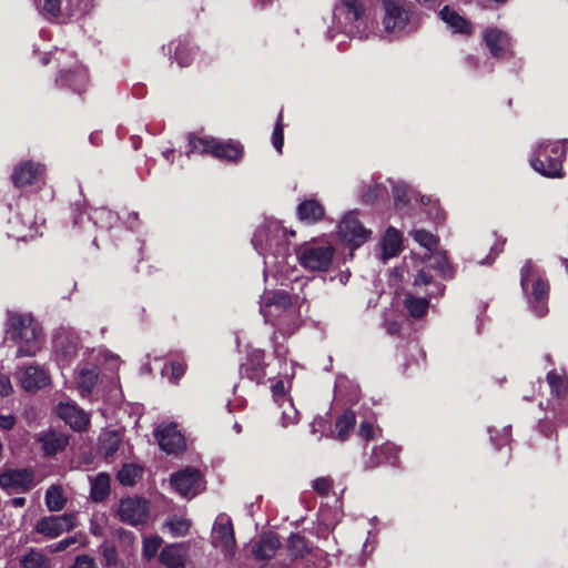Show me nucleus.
Masks as SVG:
<instances>
[{
  "label": "nucleus",
  "mask_w": 568,
  "mask_h": 568,
  "mask_svg": "<svg viewBox=\"0 0 568 568\" xmlns=\"http://www.w3.org/2000/svg\"><path fill=\"white\" fill-rule=\"evenodd\" d=\"M403 237L398 230L389 226L382 240V250L384 258H392L402 251Z\"/></svg>",
  "instance_id": "obj_27"
},
{
  "label": "nucleus",
  "mask_w": 568,
  "mask_h": 568,
  "mask_svg": "<svg viewBox=\"0 0 568 568\" xmlns=\"http://www.w3.org/2000/svg\"><path fill=\"white\" fill-rule=\"evenodd\" d=\"M99 381V369L97 367L81 369L78 378V386L80 392L89 395L93 392Z\"/></svg>",
  "instance_id": "obj_35"
},
{
  "label": "nucleus",
  "mask_w": 568,
  "mask_h": 568,
  "mask_svg": "<svg viewBox=\"0 0 568 568\" xmlns=\"http://www.w3.org/2000/svg\"><path fill=\"white\" fill-rule=\"evenodd\" d=\"M483 40L491 57L504 59L508 55H513L511 38L503 30L494 27L487 28L483 34Z\"/></svg>",
  "instance_id": "obj_18"
},
{
  "label": "nucleus",
  "mask_w": 568,
  "mask_h": 568,
  "mask_svg": "<svg viewBox=\"0 0 568 568\" xmlns=\"http://www.w3.org/2000/svg\"><path fill=\"white\" fill-rule=\"evenodd\" d=\"M287 548L293 557H301L307 551V545L304 537L293 534L288 538Z\"/></svg>",
  "instance_id": "obj_45"
},
{
  "label": "nucleus",
  "mask_w": 568,
  "mask_h": 568,
  "mask_svg": "<svg viewBox=\"0 0 568 568\" xmlns=\"http://www.w3.org/2000/svg\"><path fill=\"white\" fill-rule=\"evenodd\" d=\"M77 544H81L82 546H84L85 538L83 537V535L79 534V535L67 537L55 544L48 546V550L51 554L61 552Z\"/></svg>",
  "instance_id": "obj_42"
},
{
  "label": "nucleus",
  "mask_w": 568,
  "mask_h": 568,
  "mask_svg": "<svg viewBox=\"0 0 568 568\" xmlns=\"http://www.w3.org/2000/svg\"><path fill=\"white\" fill-rule=\"evenodd\" d=\"M440 19L446 22L456 33L462 34H470L471 33V24L470 22L462 17L455 10H452L448 6H445L439 11Z\"/></svg>",
  "instance_id": "obj_26"
},
{
  "label": "nucleus",
  "mask_w": 568,
  "mask_h": 568,
  "mask_svg": "<svg viewBox=\"0 0 568 568\" xmlns=\"http://www.w3.org/2000/svg\"><path fill=\"white\" fill-rule=\"evenodd\" d=\"M13 506L14 507H23L24 506V499H13Z\"/></svg>",
  "instance_id": "obj_64"
},
{
  "label": "nucleus",
  "mask_w": 568,
  "mask_h": 568,
  "mask_svg": "<svg viewBox=\"0 0 568 568\" xmlns=\"http://www.w3.org/2000/svg\"><path fill=\"white\" fill-rule=\"evenodd\" d=\"M266 367L265 352L254 348L247 353L246 361L241 364L240 375L256 384H262L266 377Z\"/></svg>",
  "instance_id": "obj_17"
},
{
  "label": "nucleus",
  "mask_w": 568,
  "mask_h": 568,
  "mask_svg": "<svg viewBox=\"0 0 568 568\" xmlns=\"http://www.w3.org/2000/svg\"><path fill=\"white\" fill-rule=\"evenodd\" d=\"M296 214L301 221L307 224H315L324 217L325 210L318 201L310 199L298 204Z\"/></svg>",
  "instance_id": "obj_24"
},
{
  "label": "nucleus",
  "mask_w": 568,
  "mask_h": 568,
  "mask_svg": "<svg viewBox=\"0 0 568 568\" xmlns=\"http://www.w3.org/2000/svg\"><path fill=\"white\" fill-rule=\"evenodd\" d=\"M546 381L552 395L554 417L560 423H568V383L555 369L547 373Z\"/></svg>",
  "instance_id": "obj_8"
},
{
  "label": "nucleus",
  "mask_w": 568,
  "mask_h": 568,
  "mask_svg": "<svg viewBox=\"0 0 568 568\" xmlns=\"http://www.w3.org/2000/svg\"><path fill=\"white\" fill-rule=\"evenodd\" d=\"M16 424V418L12 415H0V429L10 430Z\"/></svg>",
  "instance_id": "obj_56"
},
{
  "label": "nucleus",
  "mask_w": 568,
  "mask_h": 568,
  "mask_svg": "<svg viewBox=\"0 0 568 568\" xmlns=\"http://www.w3.org/2000/svg\"><path fill=\"white\" fill-rule=\"evenodd\" d=\"M430 271L436 270L440 273L443 278H453L454 268L447 256L444 254H435L428 258L426 265Z\"/></svg>",
  "instance_id": "obj_36"
},
{
  "label": "nucleus",
  "mask_w": 568,
  "mask_h": 568,
  "mask_svg": "<svg viewBox=\"0 0 568 568\" xmlns=\"http://www.w3.org/2000/svg\"><path fill=\"white\" fill-rule=\"evenodd\" d=\"M141 475V467L135 464H124L118 471L116 479L123 486H133Z\"/></svg>",
  "instance_id": "obj_37"
},
{
  "label": "nucleus",
  "mask_w": 568,
  "mask_h": 568,
  "mask_svg": "<svg viewBox=\"0 0 568 568\" xmlns=\"http://www.w3.org/2000/svg\"><path fill=\"white\" fill-rule=\"evenodd\" d=\"M387 194V190L384 185L376 183L368 185L362 193V202L365 204H373L379 197Z\"/></svg>",
  "instance_id": "obj_44"
},
{
  "label": "nucleus",
  "mask_w": 568,
  "mask_h": 568,
  "mask_svg": "<svg viewBox=\"0 0 568 568\" xmlns=\"http://www.w3.org/2000/svg\"><path fill=\"white\" fill-rule=\"evenodd\" d=\"M44 173V166L33 161L18 163L11 174V181L18 189L38 183Z\"/></svg>",
  "instance_id": "obj_19"
},
{
  "label": "nucleus",
  "mask_w": 568,
  "mask_h": 568,
  "mask_svg": "<svg viewBox=\"0 0 568 568\" xmlns=\"http://www.w3.org/2000/svg\"><path fill=\"white\" fill-rule=\"evenodd\" d=\"M567 140L542 141L536 146L529 163L536 172L545 178H564L562 163L567 155Z\"/></svg>",
  "instance_id": "obj_4"
},
{
  "label": "nucleus",
  "mask_w": 568,
  "mask_h": 568,
  "mask_svg": "<svg viewBox=\"0 0 568 568\" xmlns=\"http://www.w3.org/2000/svg\"><path fill=\"white\" fill-rule=\"evenodd\" d=\"M110 476L104 473L98 474L91 481L90 497H109Z\"/></svg>",
  "instance_id": "obj_39"
},
{
  "label": "nucleus",
  "mask_w": 568,
  "mask_h": 568,
  "mask_svg": "<svg viewBox=\"0 0 568 568\" xmlns=\"http://www.w3.org/2000/svg\"><path fill=\"white\" fill-rule=\"evenodd\" d=\"M191 526V519L180 515L169 516L164 523V527L169 529L173 537L185 536L189 532Z\"/></svg>",
  "instance_id": "obj_32"
},
{
  "label": "nucleus",
  "mask_w": 568,
  "mask_h": 568,
  "mask_svg": "<svg viewBox=\"0 0 568 568\" xmlns=\"http://www.w3.org/2000/svg\"><path fill=\"white\" fill-rule=\"evenodd\" d=\"M42 12L52 18L59 17L61 13V0H44Z\"/></svg>",
  "instance_id": "obj_49"
},
{
  "label": "nucleus",
  "mask_w": 568,
  "mask_h": 568,
  "mask_svg": "<svg viewBox=\"0 0 568 568\" xmlns=\"http://www.w3.org/2000/svg\"><path fill=\"white\" fill-rule=\"evenodd\" d=\"M52 60V57L50 53H45L42 58H41V63L42 65H48Z\"/></svg>",
  "instance_id": "obj_61"
},
{
  "label": "nucleus",
  "mask_w": 568,
  "mask_h": 568,
  "mask_svg": "<svg viewBox=\"0 0 568 568\" xmlns=\"http://www.w3.org/2000/svg\"><path fill=\"white\" fill-rule=\"evenodd\" d=\"M356 425V415L352 409H345L335 420V438L339 442L348 439L351 432Z\"/></svg>",
  "instance_id": "obj_28"
},
{
  "label": "nucleus",
  "mask_w": 568,
  "mask_h": 568,
  "mask_svg": "<svg viewBox=\"0 0 568 568\" xmlns=\"http://www.w3.org/2000/svg\"><path fill=\"white\" fill-rule=\"evenodd\" d=\"M434 286H435L436 291H430V292L428 293V295H429L430 297H434V296H440V295H443V294H444L445 285H443V284H440V283H435V285H434Z\"/></svg>",
  "instance_id": "obj_60"
},
{
  "label": "nucleus",
  "mask_w": 568,
  "mask_h": 568,
  "mask_svg": "<svg viewBox=\"0 0 568 568\" xmlns=\"http://www.w3.org/2000/svg\"><path fill=\"white\" fill-rule=\"evenodd\" d=\"M160 560L168 568H182L186 560V549L182 545H169L162 549Z\"/></svg>",
  "instance_id": "obj_25"
},
{
  "label": "nucleus",
  "mask_w": 568,
  "mask_h": 568,
  "mask_svg": "<svg viewBox=\"0 0 568 568\" xmlns=\"http://www.w3.org/2000/svg\"><path fill=\"white\" fill-rule=\"evenodd\" d=\"M121 519L132 526L144 524L149 517L146 499H121L119 506Z\"/></svg>",
  "instance_id": "obj_20"
},
{
  "label": "nucleus",
  "mask_w": 568,
  "mask_h": 568,
  "mask_svg": "<svg viewBox=\"0 0 568 568\" xmlns=\"http://www.w3.org/2000/svg\"><path fill=\"white\" fill-rule=\"evenodd\" d=\"M404 305L409 316L414 318H422L428 311L429 300L426 297H415L414 295H407L404 300Z\"/></svg>",
  "instance_id": "obj_33"
},
{
  "label": "nucleus",
  "mask_w": 568,
  "mask_h": 568,
  "mask_svg": "<svg viewBox=\"0 0 568 568\" xmlns=\"http://www.w3.org/2000/svg\"><path fill=\"white\" fill-rule=\"evenodd\" d=\"M339 236L354 246H359L367 241L371 231L364 227L357 217V213H346L338 224Z\"/></svg>",
  "instance_id": "obj_13"
},
{
  "label": "nucleus",
  "mask_w": 568,
  "mask_h": 568,
  "mask_svg": "<svg viewBox=\"0 0 568 568\" xmlns=\"http://www.w3.org/2000/svg\"><path fill=\"white\" fill-rule=\"evenodd\" d=\"M312 487L316 494L325 497L329 494L333 496H342L345 493V487L341 484L335 485L331 477H318L313 480Z\"/></svg>",
  "instance_id": "obj_31"
},
{
  "label": "nucleus",
  "mask_w": 568,
  "mask_h": 568,
  "mask_svg": "<svg viewBox=\"0 0 568 568\" xmlns=\"http://www.w3.org/2000/svg\"><path fill=\"white\" fill-rule=\"evenodd\" d=\"M77 526V518L73 514H64L61 516H49L40 519L36 525L37 532L53 539L69 531Z\"/></svg>",
  "instance_id": "obj_16"
},
{
  "label": "nucleus",
  "mask_w": 568,
  "mask_h": 568,
  "mask_svg": "<svg viewBox=\"0 0 568 568\" xmlns=\"http://www.w3.org/2000/svg\"><path fill=\"white\" fill-rule=\"evenodd\" d=\"M4 326L7 338L19 344L16 357L36 356L42 328L31 314L8 312Z\"/></svg>",
  "instance_id": "obj_1"
},
{
  "label": "nucleus",
  "mask_w": 568,
  "mask_h": 568,
  "mask_svg": "<svg viewBox=\"0 0 568 568\" xmlns=\"http://www.w3.org/2000/svg\"><path fill=\"white\" fill-rule=\"evenodd\" d=\"M123 539L129 544L132 545L134 541V536L132 534H123Z\"/></svg>",
  "instance_id": "obj_62"
},
{
  "label": "nucleus",
  "mask_w": 568,
  "mask_h": 568,
  "mask_svg": "<svg viewBox=\"0 0 568 568\" xmlns=\"http://www.w3.org/2000/svg\"><path fill=\"white\" fill-rule=\"evenodd\" d=\"M172 377L175 379L181 378L186 369V365L180 361H172L170 364Z\"/></svg>",
  "instance_id": "obj_54"
},
{
  "label": "nucleus",
  "mask_w": 568,
  "mask_h": 568,
  "mask_svg": "<svg viewBox=\"0 0 568 568\" xmlns=\"http://www.w3.org/2000/svg\"><path fill=\"white\" fill-rule=\"evenodd\" d=\"M358 435L365 442H369L375 437L374 425L371 422H362L358 428Z\"/></svg>",
  "instance_id": "obj_52"
},
{
  "label": "nucleus",
  "mask_w": 568,
  "mask_h": 568,
  "mask_svg": "<svg viewBox=\"0 0 568 568\" xmlns=\"http://www.w3.org/2000/svg\"><path fill=\"white\" fill-rule=\"evenodd\" d=\"M272 393L274 397H284L285 396V385L282 379L277 381L272 386Z\"/></svg>",
  "instance_id": "obj_59"
},
{
  "label": "nucleus",
  "mask_w": 568,
  "mask_h": 568,
  "mask_svg": "<svg viewBox=\"0 0 568 568\" xmlns=\"http://www.w3.org/2000/svg\"><path fill=\"white\" fill-rule=\"evenodd\" d=\"M102 554L108 567H115L118 565L116 550L114 547H105Z\"/></svg>",
  "instance_id": "obj_53"
},
{
  "label": "nucleus",
  "mask_w": 568,
  "mask_h": 568,
  "mask_svg": "<svg viewBox=\"0 0 568 568\" xmlns=\"http://www.w3.org/2000/svg\"><path fill=\"white\" fill-rule=\"evenodd\" d=\"M413 190L404 183L393 185L394 205L396 210L407 206L412 200Z\"/></svg>",
  "instance_id": "obj_40"
},
{
  "label": "nucleus",
  "mask_w": 568,
  "mask_h": 568,
  "mask_svg": "<svg viewBox=\"0 0 568 568\" xmlns=\"http://www.w3.org/2000/svg\"><path fill=\"white\" fill-rule=\"evenodd\" d=\"M71 568H98L94 558L89 555H79L74 558Z\"/></svg>",
  "instance_id": "obj_51"
},
{
  "label": "nucleus",
  "mask_w": 568,
  "mask_h": 568,
  "mask_svg": "<svg viewBox=\"0 0 568 568\" xmlns=\"http://www.w3.org/2000/svg\"><path fill=\"white\" fill-rule=\"evenodd\" d=\"M47 506L50 511L62 510L65 506L67 499H45Z\"/></svg>",
  "instance_id": "obj_57"
},
{
  "label": "nucleus",
  "mask_w": 568,
  "mask_h": 568,
  "mask_svg": "<svg viewBox=\"0 0 568 568\" xmlns=\"http://www.w3.org/2000/svg\"><path fill=\"white\" fill-rule=\"evenodd\" d=\"M433 284V275L432 271L424 266L415 276L414 278V285L415 286H422V285H429Z\"/></svg>",
  "instance_id": "obj_50"
},
{
  "label": "nucleus",
  "mask_w": 568,
  "mask_h": 568,
  "mask_svg": "<svg viewBox=\"0 0 568 568\" xmlns=\"http://www.w3.org/2000/svg\"><path fill=\"white\" fill-rule=\"evenodd\" d=\"M272 144L275 148V150L282 154L283 146H284V122H283V111L281 110L276 123L273 129L272 133Z\"/></svg>",
  "instance_id": "obj_43"
},
{
  "label": "nucleus",
  "mask_w": 568,
  "mask_h": 568,
  "mask_svg": "<svg viewBox=\"0 0 568 568\" xmlns=\"http://www.w3.org/2000/svg\"><path fill=\"white\" fill-rule=\"evenodd\" d=\"M122 443V434L115 429H103L97 442V454L104 459H110L118 452Z\"/></svg>",
  "instance_id": "obj_22"
},
{
  "label": "nucleus",
  "mask_w": 568,
  "mask_h": 568,
  "mask_svg": "<svg viewBox=\"0 0 568 568\" xmlns=\"http://www.w3.org/2000/svg\"><path fill=\"white\" fill-rule=\"evenodd\" d=\"M291 294L275 291L261 307L265 321L272 324L283 336H291L298 327L297 317L290 311Z\"/></svg>",
  "instance_id": "obj_5"
},
{
  "label": "nucleus",
  "mask_w": 568,
  "mask_h": 568,
  "mask_svg": "<svg viewBox=\"0 0 568 568\" xmlns=\"http://www.w3.org/2000/svg\"><path fill=\"white\" fill-rule=\"evenodd\" d=\"M155 438L160 448L166 454L179 455L186 448L184 435L179 430L175 423L158 427Z\"/></svg>",
  "instance_id": "obj_15"
},
{
  "label": "nucleus",
  "mask_w": 568,
  "mask_h": 568,
  "mask_svg": "<svg viewBox=\"0 0 568 568\" xmlns=\"http://www.w3.org/2000/svg\"><path fill=\"white\" fill-rule=\"evenodd\" d=\"M336 11L349 22L361 20L365 14V8L361 0H339Z\"/></svg>",
  "instance_id": "obj_30"
},
{
  "label": "nucleus",
  "mask_w": 568,
  "mask_h": 568,
  "mask_svg": "<svg viewBox=\"0 0 568 568\" xmlns=\"http://www.w3.org/2000/svg\"><path fill=\"white\" fill-rule=\"evenodd\" d=\"M40 443L44 455L51 457L65 448L68 438L55 432H50L40 438Z\"/></svg>",
  "instance_id": "obj_29"
},
{
  "label": "nucleus",
  "mask_w": 568,
  "mask_h": 568,
  "mask_svg": "<svg viewBox=\"0 0 568 568\" xmlns=\"http://www.w3.org/2000/svg\"><path fill=\"white\" fill-rule=\"evenodd\" d=\"M44 497H63V487L58 484L51 485L47 489Z\"/></svg>",
  "instance_id": "obj_58"
},
{
  "label": "nucleus",
  "mask_w": 568,
  "mask_h": 568,
  "mask_svg": "<svg viewBox=\"0 0 568 568\" xmlns=\"http://www.w3.org/2000/svg\"><path fill=\"white\" fill-rule=\"evenodd\" d=\"M212 544L220 548L224 555L231 556L234 552L236 542L233 525L229 516L219 515L212 529Z\"/></svg>",
  "instance_id": "obj_12"
},
{
  "label": "nucleus",
  "mask_w": 568,
  "mask_h": 568,
  "mask_svg": "<svg viewBox=\"0 0 568 568\" xmlns=\"http://www.w3.org/2000/svg\"><path fill=\"white\" fill-rule=\"evenodd\" d=\"M419 4L430 7L435 3L436 0H416Z\"/></svg>",
  "instance_id": "obj_63"
},
{
  "label": "nucleus",
  "mask_w": 568,
  "mask_h": 568,
  "mask_svg": "<svg viewBox=\"0 0 568 568\" xmlns=\"http://www.w3.org/2000/svg\"><path fill=\"white\" fill-rule=\"evenodd\" d=\"M34 485V471L31 468L8 469L0 474V486L9 491L24 494Z\"/></svg>",
  "instance_id": "obj_14"
},
{
  "label": "nucleus",
  "mask_w": 568,
  "mask_h": 568,
  "mask_svg": "<svg viewBox=\"0 0 568 568\" xmlns=\"http://www.w3.org/2000/svg\"><path fill=\"white\" fill-rule=\"evenodd\" d=\"M18 381L27 393L36 394L51 384L49 372L39 365H28L17 372Z\"/></svg>",
  "instance_id": "obj_11"
},
{
  "label": "nucleus",
  "mask_w": 568,
  "mask_h": 568,
  "mask_svg": "<svg viewBox=\"0 0 568 568\" xmlns=\"http://www.w3.org/2000/svg\"><path fill=\"white\" fill-rule=\"evenodd\" d=\"M193 57L194 52L190 41L186 38H180L174 49L173 59L181 68H184L192 63Z\"/></svg>",
  "instance_id": "obj_34"
},
{
  "label": "nucleus",
  "mask_w": 568,
  "mask_h": 568,
  "mask_svg": "<svg viewBox=\"0 0 568 568\" xmlns=\"http://www.w3.org/2000/svg\"><path fill=\"white\" fill-rule=\"evenodd\" d=\"M23 568H50V559L38 550H30L21 560Z\"/></svg>",
  "instance_id": "obj_38"
},
{
  "label": "nucleus",
  "mask_w": 568,
  "mask_h": 568,
  "mask_svg": "<svg viewBox=\"0 0 568 568\" xmlns=\"http://www.w3.org/2000/svg\"><path fill=\"white\" fill-rule=\"evenodd\" d=\"M186 154L210 155L223 162L239 164L244 158V145L234 139L221 140L211 135L187 134Z\"/></svg>",
  "instance_id": "obj_2"
},
{
  "label": "nucleus",
  "mask_w": 568,
  "mask_h": 568,
  "mask_svg": "<svg viewBox=\"0 0 568 568\" xmlns=\"http://www.w3.org/2000/svg\"><path fill=\"white\" fill-rule=\"evenodd\" d=\"M161 544L162 539L158 536L146 537L143 540V557L146 560L152 559L156 555Z\"/></svg>",
  "instance_id": "obj_48"
},
{
  "label": "nucleus",
  "mask_w": 568,
  "mask_h": 568,
  "mask_svg": "<svg viewBox=\"0 0 568 568\" xmlns=\"http://www.w3.org/2000/svg\"><path fill=\"white\" fill-rule=\"evenodd\" d=\"M57 415L77 432L84 430L89 425V418L85 413L69 403H60L57 406Z\"/></svg>",
  "instance_id": "obj_21"
},
{
  "label": "nucleus",
  "mask_w": 568,
  "mask_h": 568,
  "mask_svg": "<svg viewBox=\"0 0 568 568\" xmlns=\"http://www.w3.org/2000/svg\"><path fill=\"white\" fill-rule=\"evenodd\" d=\"M382 23L387 33L402 36L413 30L416 13L408 0H382Z\"/></svg>",
  "instance_id": "obj_6"
},
{
  "label": "nucleus",
  "mask_w": 568,
  "mask_h": 568,
  "mask_svg": "<svg viewBox=\"0 0 568 568\" xmlns=\"http://www.w3.org/2000/svg\"><path fill=\"white\" fill-rule=\"evenodd\" d=\"M374 456L378 463H389L394 465L397 460V449L393 444L386 443L374 449Z\"/></svg>",
  "instance_id": "obj_41"
},
{
  "label": "nucleus",
  "mask_w": 568,
  "mask_h": 568,
  "mask_svg": "<svg viewBox=\"0 0 568 568\" xmlns=\"http://www.w3.org/2000/svg\"><path fill=\"white\" fill-rule=\"evenodd\" d=\"M13 388L8 376H0V396L6 397L12 393Z\"/></svg>",
  "instance_id": "obj_55"
},
{
  "label": "nucleus",
  "mask_w": 568,
  "mask_h": 568,
  "mask_svg": "<svg viewBox=\"0 0 568 568\" xmlns=\"http://www.w3.org/2000/svg\"><path fill=\"white\" fill-rule=\"evenodd\" d=\"M171 485L173 489L183 497H195L204 489V480L201 471L187 467L172 475Z\"/></svg>",
  "instance_id": "obj_9"
},
{
  "label": "nucleus",
  "mask_w": 568,
  "mask_h": 568,
  "mask_svg": "<svg viewBox=\"0 0 568 568\" xmlns=\"http://www.w3.org/2000/svg\"><path fill=\"white\" fill-rule=\"evenodd\" d=\"M413 239L423 247L432 251L437 246V239L425 230H416L413 233Z\"/></svg>",
  "instance_id": "obj_46"
},
{
  "label": "nucleus",
  "mask_w": 568,
  "mask_h": 568,
  "mask_svg": "<svg viewBox=\"0 0 568 568\" xmlns=\"http://www.w3.org/2000/svg\"><path fill=\"white\" fill-rule=\"evenodd\" d=\"M296 254L304 268L312 272H326L333 263L334 248L331 245L305 244Z\"/></svg>",
  "instance_id": "obj_7"
},
{
  "label": "nucleus",
  "mask_w": 568,
  "mask_h": 568,
  "mask_svg": "<svg viewBox=\"0 0 568 568\" xmlns=\"http://www.w3.org/2000/svg\"><path fill=\"white\" fill-rule=\"evenodd\" d=\"M520 286L534 313L539 317L545 316L548 313L550 284L531 260L526 261L520 268Z\"/></svg>",
  "instance_id": "obj_3"
},
{
  "label": "nucleus",
  "mask_w": 568,
  "mask_h": 568,
  "mask_svg": "<svg viewBox=\"0 0 568 568\" xmlns=\"http://www.w3.org/2000/svg\"><path fill=\"white\" fill-rule=\"evenodd\" d=\"M281 547L278 537L271 532H263L252 546V554L257 559H270L274 557Z\"/></svg>",
  "instance_id": "obj_23"
},
{
  "label": "nucleus",
  "mask_w": 568,
  "mask_h": 568,
  "mask_svg": "<svg viewBox=\"0 0 568 568\" xmlns=\"http://www.w3.org/2000/svg\"><path fill=\"white\" fill-rule=\"evenodd\" d=\"M552 417L546 416L545 418L540 419L538 423L539 432L545 436L550 438L552 435L556 434L557 425L561 424L558 419L554 417V413L550 410ZM568 425V423H566Z\"/></svg>",
  "instance_id": "obj_47"
},
{
  "label": "nucleus",
  "mask_w": 568,
  "mask_h": 568,
  "mask_svg": "<svg viewBox=\"0 0 568 568\" xmlns=\"http://www.w3.org/2000/svg\"><path fill=\"white\" fill-rule=\"evenodd\" d=\"M54 83L60 89H68L81 95L88 89L89 74L83 65L75 63L71 68L60 69L55 75Z\"/></svg>",
  "instance_id": "obj_10"
}]
</instances>
